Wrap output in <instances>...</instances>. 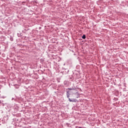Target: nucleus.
Instances as JSON below:
<instances>
[{"mask_svg":"<svg viewBox=\"0 0 128 128\" xmlns=\"http://www.w3.org/2000/svg\"><path fill=\"white\" fill-rule=\"evenodd\" d=\"M68 100L72 102H78V100L76 98L70 99V98H69Z\"/></svg>","mask_w":128,"mask_h":128,"instance_id":"obj_1","label":"nucleus"},{"mask_svg":"<svg viewBox=\"0 0 128 128\" xmlns=\"http://www.w3.org/2000/svg\"><path fill=\"white\" fill-rule=\"evenodd\" d=\"M86 34H83V36H82V38H83V40H86Z\"/></svg>","mask_w":128,"mask_h":128,"instance_id":"obj_2","label":"nucleus"},{"mask_svg":"<svg viewBox=\"0 0 128 128\" xmlns=\"http://www.w3.org/2000/svg\"><path fill=\"white\" fill-rule=\"evenodd\" d=\"M10 40H11V42H12V40H14V38L10 37Z\"/></svg>","mask_w":128,"mask_h":128,"instance_id":"obj_3","label":"nucleus"},{"mask_svg":"<svg viewBox=\"0 0 128 128\" xmlns=\"http://www.w3.org/2000/svg\"><path fill=\"white\" fill-rule=\"evenodd\" d=\"M68 90H74V88H68Z\"/></svg>","mask_w":128,"mask_h":128,"instance_id":"obj_4","label":"nucleus"},{"mask_svg":"<svg viewBox=\"0 0 128 128\" xmlns=\"http://www.w3.org/2000/svg\"><path fill=\"white\" fill-rule=\"evenodd\" d=\"M76 94H78V96L77 97H76V98H79V96L80 95H78V92H76Z\"/></svg>","mask_w":128,"mask_h":128,"instance_id":"obj_5","label":"nucleus"},{"mask_svg":"<svg viewBox=\"0 0 128 128\" xmlns=\"http://www.w3.org/2000/svg\"><path fill=\"white\" fill-rule=\"evenodd\" d=\"M70 94L69 91L66 92V95Z\"/></svg>","mask_w":128,"mask_h":128,"instance_id":"obj_6","label":"nucleus"},{"mask_svg":"<svg viewBox=\"0 0 128 128\" xmlns=\"http://www.w3.org/2000/svg\"><path fill=\"white\" fill-rule=\"evenodd\" d=\"M66 96H67L68 98H70V94H68V95H66Z\"/></svg>","mask_w":128,"mask_h":128,"instance_id":"obj_7","label":"nucleus"},{"mask_svg":"<svg viewBox=\"0 0 128 128\" xmlns=\"http://www.w3.org/2000/svg\"><path fill=\"white\" fill-rule=\"evenodd\" d=\"M66 82H64V84H66Z\"/></svg>","mask_w":128,"mask_h":128,"instance_id":"obj_8","label":"nucleus"},{"mask_svg":"<svg viewBox=\"0 0 128 128\" xmlns=\"http://www.w3.org/2000/svg\"><path fill=\"white\" fill-rule=\"evenodd\" d=\"M2 100H0V104H2Z\"/></svg>","mask_w":128,"mask_h":128,"instance_id":"obj_9","label":"nucleus"},{"mask_svg":"<svg viewBox=\"0 0 128 128\" xmlns=\"http://www.w3.org/2000/svg\"><path fill=\"white\" fill-rule=\"evenodd\" d=\"M79 128H82V127H79Z\"/></svg>","mask_w":128,"mask_h":128,"instance_id":"obj_10","label":"nucleus"}]
</instances>
